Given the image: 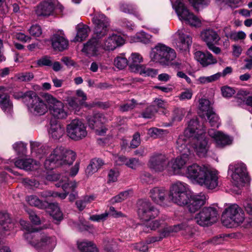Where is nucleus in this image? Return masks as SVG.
<instances>
[{
    "label": "nucleus",
    "mask_w": 252,
    "mask_h": 252,
    "mask_svg": "<svg viewBox=\"0 0 252 252\" xmlns=\"http://www.w3.org/2000/svg\"><path fill=\"white\" fill-rule=\"evenodd\" d=\"M52 46L56 51H63L68 48V41L62 31L54 33L51 38Z\"/></svg>",
    "instance_id": "obj_28"
},
{
    "label": "nucleus",
    "mask_w": 252,
    "mask_h": 252,
    "mask_svg": "<svg viewBox=\"0 0 252 252\" xmlns=\"http://www.w3.org/2000/svg\"><path fill=\"white\" fill-rule=\"evenodd\" d=\"M188 185L182 182L173 183L169 188V199L180 206H186L190 213H195L205 203L207 197L203 193L189 194Z\"/></svg>",
    "instance_id": "obj_2"
},
{
    "label": "nucleus",
    "mask_w": 252,
    "mask_h": 252,
    "mask_svg": "<svg viewBox=\"0 0 252 252\" xmlns=\"http://www.w3.org/2000/svg\"><path fill=\"white\" fill-rule=\"evenodd\" d=\"M69 108L75 112L79 111L81 105L83 104L82 101H79L75 97H68L66 99Z\"/></svg>",
    "instance_id": "obj_45"
},
{
    "label": "nucleus",
    "mask_w": 252,
    "mask_h": 252,
    "mask_svg": "<svg viewBox=\"0 0 252 252\" xmlns=\"http://www.w3.org/2000/svg\"><path fill=\"white\" fill-rule=\"evenodd\" d=\"M223 216L227 220H223V223L227 227H231L230 224H240L245 220V213L243 209L237 204H231L227 207L224 212Z\"/></svg>",
    "instance_id": "obj_11"
},
{
    "label": "nucleus",
    "mask_w": 252,
    "mask_h": 252,
    "mask_svg": "<svg viewBox=\"0 0 252 252\" xmlns=\"http://www.w3.org/2000/svg\"><path fill=\"white\" fill-rule=\"evenodd\" d=\"M249 94V92L246 90H240L238 91L236 96L234 98V102L238 106H242L246 104L252 107V96L247 97Z\"/></svg>",
    "instance_id": "obj_34"
},
{
    "label": "nucleus",
    "mask_w": 252,
    "mask_h": 252,
    "mask_svg": "<svg viewBox=\"0 0 252 252\" xmlns=\"http://www.w3.org/2000/svg\"><path fill=\"white\" fill-rule=\"evenodd\" d=\"M46 179L49 181L59 180V182L57 183L56 186L57 187H62L64 192H54L53 197H58L61 199H65L68 194L69 191H73L77 186L76 182L69 181L68 178L66 176H61L60 175L56 174L48 175L47 176Z\"/></svg>",
    "instance_id": "obj_10"
},
{
    "label": "nucleus",
    "mask_w": 252,
    "mask_h": 252,
    "mask_svg": "<svg viewBox=\"0 0 252 252\" xmlns=\"http://www.w3.org/2000/svg\"><path fill=\"white\" fill-rule=\"evenodd\" d=\"M137 105L136 101L134 99H131L126 103L121 105L120 106V110L122 112L127 111L133 109Z\"/></svg>",
    "instance_id": "obj_55"
},
{
    "label": "nucleus",
    "mask_w": 252,
    "mask_h": 252,
    "mask_svg": "<svg viewBox=\"0 0 252 252\" xmlns=\"http://www.w3.org/2000/svg\"><path fill=\"white\" fill-rule=\"evenodd\" d=\"M47 211L56 220L60 221L63 219V213L57 203H50L48 205Z\"/></svg>",
    "instance_id": "obj_40"
},
{
    "label": "nucleus",
    "mask_w": 252,
    "mask_h": 252,
    "mask_svg": "<svg viewBox=\"0 0 252 252\" xmlns=\"http://www.w3.org/2000/svg\"><path fill=\"white\" fill-rule=\"evenodd\" d=\"M114 64L118 69H123L128 64V62L125 55L121 54L115 58Z\"/></svg>",
    "instance_id": "obj_47"
},
{
    "label": "nucleus",
    "mask_w": 252,
    "mask_h": 252,
    "mask_svg": "<svg viewBox=\"0 0 252 252\" xmlns=\"http://www.w3.org/2000/svg\"><path fill=\"white\" fill-rule=\"evenodd\" d=\"M100 47L106 51H112L125 43L124 38L120 34L112 33L100 41Z\"/></svg>",
    "instance_id": "obj_19"
},
{
    "label": "nucleus",
    "mask_w": 252,
    "mask_h": 252,
    "mask_svg": "<svg viewBox=\"0 0 252 252\" xmlns=\"http://www.w3.org/2000/svg\"><path fill=\"white\" fill-rule=\"evenodd\" d=\"M120 9L124 13L134 15L139 19H142L140 14L138 11L137 6L134 4L122 3L120 5Z\"/></svg>",
    "instance_id": "obj_38"
},
{
    "label": "nucleus",
    "mask_w": 252,
    "mask_h": 252,
    "mask_svg": "<svg viewBox=\"0 0 252 252\" xmlns=\"http://www.w3.org/2000/svg\"><path fill=\"white\" fill-rule=\"evenodd\" d=\"M78 248L82 252H97L96 246L91 241H83L78 243Z\"/></svg>",
    "instance_id": "obj_41"
},
{
    "label": "nucleus",
    "mask_w": 252,
    "mask_h": 252,
    "mask_svg": "<svg viewBox=\"0 0 252 252\" xmlns=\"http://www.w3.org/2000/svg\"><path fill=\"white\" fill-rule=\"evenodd\" d=\"M207 117L209 123L212 126L218 127L219 125V118L218 116L213 110L212 112L206 116Z\"/></svg>",
    "instance_id": "obj_54"
},
{
    "label": "nucleus",
    "mask_w": 252,
    "mask_h": 252,
    "mask_svg": "<svg viewBox=\"0 0 252 252\" xmlns=\"http://www.w3.org/2000/svg\"><path fill=\"white\" fill-rule=\"evenodd\" d=\"M100 41L92 36L84 44L82 52L89 57L97 56L99 54V49L101 48Z\"/></svg>",
    "instance_id": "obj_27"
},
{
    "label": "nucleus",
    "mask_w": 252,
    "mask_h": 252,
    "mask_svg": "<svg viewBox=\"0 0 252 252\" xmlns=\"http://www.w3.org/2000/svg\"><path fill=\"white\" fill-rule=\"evenodd\" d=\"M37 64L39 66H51L52 65V59L50 57L45 56L37 61Z\"/></svg>",
    "instance_id": "obj_58"
},
{
    "label": "nucleus",
    "mask_w": 252,
    "mask_h": 252,
    "mask_svg": "<svg viewBox=\"0 0 252 252\" xmlns=\"http://www.w3.org/2000/svg\"><path fill=\"white\" fill-rule=\"evenodd\" d=\"M132 194V191L130 190L121 192L117 195L112 197L110 200V203L114 204L121 202L129 197Z\"/></svg>",
    "instance_id": "obj_46"
},
{
    "label": "nucleus",
    "mask_w": 252,
    "mask_h": 252,
    "mask_svg": "<svg viewBox=\"0 0 252 252\" xmlns=\"http://www.w3.org/2000/svg\"><path fill=\"white\" fill-rule=\"evenodd\" d=\"M194 58L203 66L215 64L217 62V60L208 51L205 53L200 51H196L194 53Z\"/></svg>",
    "instance_id": "obj_29"
},
{
    "label": "nucleus",
    "mask_w": 252,
    "mask_h": 252,
    "mask_svg": "<svg viewBox=\"0 0 252 252\" xmlns=\"http://www.w3.org/2000/svg\"><path fill=\"white\" fill-rule=\"evenodd\" d=\"M198 122L196 119L191 120L184 134L179 136L176 141V148L181 153H190L191 146L199 157H204L208 150V140L205 130L199 129Z\"/></svg>",
    "instance_id": "obj_1"
},
{
    "label": "nucleus",
    "mask_w": 252,
    "mask_h": 252,
    "mask_svg": "<svg viewBox=\"0 0 252 252\" xmlns=\"http://www.w3.org/2000/svg\"><path fill=\"white\" fill-rule=\"evenodd\" d=\"M26 201L30 205L35 206L39 208H42L44 206L41 201L35 195H32L27 196L26 197Z\"/></svg>",
    "instance_id": "obj_51"
},
{
    "label": "nucleus",
    "mask_w": 252,
    "mask_h": 252,
    "mask_svg": "<svg viewBox=\"0 0 252 252\" xmlns=\"http://www.w3.org/2000/svg\"><path fill=\"white\" fill-rule=\"evenodd\" d=\"M185 228V225L183 224L166 226L160 232L158 236L148 238L146 241V244L143 242L135 244L133 245V248L139 251L146 252L148 249L147 244H152L155 242L160 241L163 238L168 237L173 233L177 232Z\"/></svg>",
    "instance_id": "obj_7"
},
{
    "label": "nucleus",
    "mask_w": 252,
    "mask_h": 252,
    "mask_svg": "<svg viewBox=\"0 0 252 252\" xmlns=\"http://www.w3.org/2000/svg\"><path fill=\"white\" fill-rule=\"evenodd\" d=\"M169 192L163 187H155L150 189L149 196L152 201L157 204L163 206L167 199V195Z\"/></svg>",
    "instance_id": "obj_25"
},
{
    "label": "nucleus",
    "mask_w": 252,
    "mask_h": 252,
    "mask_svg": "<svg viewBox=\"0 0 252 252\" xmlns=\"http://www.w3.org/2000/svg\"><path fill=\"white\" fill-rule=\"evenodd\" d=\"M126 165L131 169H135L140 165V162L139 160L136 158H130L127 159Z\"/></svg>",
    "instance_id": "obj_64"
},
{
    "label": "nucleus",
    "mask_w": 252,
    "mask_h": 252,
    "mask_svg": "<svg viewBox=\"0 0 252 252\" xmlns=\"http://www.w3.org/2000/svg\"><path fill=\"white\" fill-rule=\"evenodd\" d=\"M168 162L166 157L162 154H155L153 155L149 161V166L156 172H161L167 170Z\"/></svg>",
    "instance_id": "obj_26"
},
{
    "label": "nucleus",
    "mask_w": 252,
    "mask_h": 252,
    "mask_svg": "<svg viewBox=\"0 0 252 252\" xmlns=\"http://www.w3.org/2000/svg\"><path fill=\"white\" fill-rule=\"evenodd\" d=\"M45 157L44 166L46 169L50 170L59 165L71 164L75 159V154L64 147L57 146L49 147Z\"/></svg>",
    "instance_id": "obj_4"
},
{
    "label": "nucleus",
    "mask_w": 252,
    "mask_h": 252,
    "mask_svg": "<svg viewBox=\"0 0 252 252\" xmlns=\"http://www.w3.org/2000/svg\"><path fill=\"white\" fill-rule=\"evenodd\" d=\"M157 112V109L154 105L148 107L143 112L142 116L145 118H151Z\"/></svg>",
    "instance_id": "obj_56"
},
{
    "label": "nucleus",
    "mask_w": 252,
    "mask_h": 252,
    "mask_svg": "<svg viewBox=\"0 0 252 252\" xmlns=\"http://www.w3.org/2000/svg\"><path fill=\"white\" fill-rule=\"evenodd\" d=\"M89 126L95 129L98 135H103L106 133V129L103 127V124L105 122V118L101 113H96L92 116L87 117Z\"/></svg>",
    "instance_id": "obj_22"
},
{
    "label": "nucleus",
    "mask_w": 252,
    "mask_h": 252,
    "mask_svg": "<svg viewBox=\"0 0 252 252\" xmlns=\"http://www.w3.org/2000/svg\"><path fill=\"white\" fill-rule=\"evenodd\" d=\"M17 79L20 81H29L33 78V75L32 73H21L17 75Z\"/></svg>",
    "instance_id": "obj_63"
},
{
    "label": "nucleus",
    "mask_w": 252,
    "mask_h": 252,
    "mask_svg": "<svg viewBox=\"0 0 252 252\" xmlns=\"http://www.w3.org/2000/svg\"><path fill=\"white\" fill-rule=\"evenodd\" d=\"M30 33L35 37H39L42 33L41 27L38 25H33L29 30Z\"/></svg>",
    "instance_id": "obj_61"
},
{
    "label": "nucleus",
    "mask_w": 252,
    "mask_h": 252,
    "mask_svg": "<svg viewBox=\"0 0 252 252\" xmlns=\"http://www.w3.org/2000/svg\"><path fill=\"white\" fill-rule=\"evenodd\" d=\"M66 132L69 138L75 141L82 139L87 135L85 125L79 119H74L67 125Z\"/></svg>",
    "instance_id": "obj_14"
},
{
    "label": "nucleus",
    "mask_w": 252,
    "mask_h": 252,
    "mask_svg": "<svg viewBox=\"0 0 252 252\" xmlns=\"http://www.w3.org/2000/svg\"><path fill=\"white\" fill-rule=\"evenodd\" d=\"M28 96L27 108L29 113L33 116H41L48 111V107L45 101L33 91L27 92Z\"/></svg>",
    "instance_id": "obj_8"
},
{
    "label": "nucleus",
    "mask_w": 252,
    "mask_h": 252,
    "mask_svg": "<svg viewBox=\"0 0 252 252\" xmlns=\"http://www.w3.org/2000/svg\"><path fill=\"white\" fill-rule=\"evenodd\" d=\"M176 35L178 37L174 42L176 49L182 52H188L192 42V37L180 30L176 33Z\"/></svg>",
    "instance_id": "obj_23"
},
{
    "label": "nucleus",
    "mask_w": 252,
    "mask_h": 252,
    "mask_svg": "<svg viewBox=\"0 0 252 252\" xmlns=\"http://www.w3.org/2000/svg\"><path fill=\"white\" fill-rule=\"evenodd\" d=\"M14 164L17 167L27 171L36 170L40 165L39 162L32 158L17 159Z\"/></svg>",
    "instance_id": "obj_30"
},
{
    "label": "nucleus",
    "mask_w": 252,
    "mask_h": 252,
    "mask_svg": "<svg viewBox=\"0 0 252 252\" xmlns=\"http://www.w3.org/2000/svg\"><path fill=\"white\" fill-rule=\"evenodd\" d=\"M138 215L141 220L148 221L157 217L159 214L158 210L151 202L145 200L138 202Z\"/></svg>",
    "instance_id": "obj_16"
},
{
    "label": "nucleus",
    "mask_w": 252,
    "mask_h": 252,
    "mask_svg": "<svg viewBox=\"0 0 252 252\" xmlns=\"http://www.w3.org/2000/svg\"><path fill=\"white\" fill-rule=\"evenodd\" d=\"M49 109L51 114L57 119H65L67 116V112L64 109V104L52 96L48 99Z\"/></svg>",
    "instance_id": "obj_21"
},
{
    "label": "nucleus",
    "mask_w": 252,
    "mask_h": 252,
    "mask_svg": "<svg viewBox=\"0 0 252 252\" xmlns=\"http://www.w3.org/2000/svg\"><path fill=\"white\" fill-rule=\"evenodd\" d=\"M103 164L104 162L102 159L99 158L93 159L86 169V174L88 176L92 175L97 172Z\"/></svg>",
    "instance_id": "obj_39"
},
{
    "label": "nucleus",
    "mask_w": 252,
    "mask_h": 252,
    "mask_svg": "<svg viewBox=\"0 0 252 252\" xmlns=\"http://www.w3.org/2000/svg\"><path fill=\"white\" fill-rule=\"evenodd\" d=\"M20 224L22 228L27 231L24 234V238L36 250L51 252L55 247L56 241L54 237H49L44 234L41 235L35 233L36 230L24 220H20Z\"/></svg>",
    "instance_id": "obj_3"
},
{
    "label": "nucleus",
    "mask_w": 252,
    "mask_h": 252,
    "mask_svg": "<svg viewBox=\"0 0 252 252\" xmlns=\"http://www.w3.org/2000/svg\"><path fill=\"white\" fill-rule=\"evenodd\" d=\"M208 134L214 140L216 146L219 148H223L229 145L233 141L232 137L214 129H210L208 131Z\"/></svg>",
    "instance_id": "obj_24"
},
{
    "label": "nucleus",
    "mask_w": 252,
    "mask_h": 252,
    "mask_svg": "<svg viewBox=\"0 0 252 252\" xmlns=\"http://www.w3.org/2000/svg\"><path fill=\"white\" fill-rule=\"evenodd\" d=\"M221 91L222 95L225 97H231L235 93L234 89L228 86L222 87Z\"/></svg>",
    "instance_id": "obj_62"
},
{
    "label": "nucleus",
    "mask_w": 252,
    "mask_h": 252,
    "mask_svg": "<svg viewBox=\"0 0 252 252\" xmlns=\"http://www.w3.org/2000/svg\"><path fill=\"white\" fill-rule=\"evenodd\" d=\"M192 94V91L191 89H186L181 93L178 97L181 100H189L191 98Z\"/></svg>",
    "instance_id": "obj_59"
},
{
    "label": "nucleus",
    "mask_w": 252,
    "mask_h": 252,
    "mask_svg": "<svg viewBox=\"0 0 252 252\" xmlns=\"http://www.w3.org/2000/svg\"><path fill=\"white\" fill-rule=\"evenodd\" d=\"M13 148L19 156H23L26 154V144L22 142H18L13 145Z\"/></svg>",
    "instance_id": "obj_52"
},
{
    "label": "nucleus",
    "mask_w": 252,
    "mask_h": 252,
    "mask_svg": "<svg viewBox=\"0 0 252 252\" xmlns=\"http://www.w3.org/2000/svg\"><path fill=\"white\" fill-rule=\"evenodd\" d=\"M168 131L167 130L152 127L148 129V134L151 137L154 138L161 137L164 135L167 134Z\"/></svg>",
    "instance_id": "obj_49"
},
{
    "label": "nucleus",
    "mask_w": 252,
    "mask_h": 252,
    "mask_svg": "<svg viewBox=\"0 0 252 252\" xmlns=\"http://www.w3.org/2000/svg\"><path fill=\"white\" fill-rule=\"evenodd\" d=\"M0 225L5 231L9 230L13 227L8 213H0Z\"/></svg>",
    "instance_id": "obj_42"
},
{
    "label": "nucleus",
    "mask_w": 252,
    "mask_h": 252,
    "mask_svg": "<svg viewBox=\"0 0 252 252\" xmlns=\"http://www.w3.org/2000/svg\"><path fill=\"white\" fill-rule=\"evenodd\" d=\"M228 174L230 175L233 183L240 189L249 181V177L246 165L243 163L231 164L229 165Z\"/></svg>",
    "instance_id": "obj_9"
},
{
    "label": "nucleus",
    "mask_w": 252,
    "mask_h": 252,
    "mask_svg": "<svg viewBox=\"0 0 252 252\" xmlns=\"http://www.w3.org/2000/svg\"><path fill=\"white\" fill-rule=\"evenodd\" d=\"M207 167L194 163L187 166L184 175L193 183L198 184Z\"/></svg>",
    "instance_id": "obj_20"
},
{
    "label": "nucleus",
    "mask_w": 252,
    "mask_h": 252,
    "mask_svg": "<svg viewBox=\"0 0 252 252\" xmlns=\"http://www.w3.org/2000/svg\"><path fill=\"white\" fill-rule=\"evenodd\" d=\"M185 114L183 109L176 108L173 111V121H180L183 119Z\"/></svg>",
    "instance_id": "obj_60"
},
{
    "label": "nucleus",
    "mask_w": 252,
    "mask_h": 252,
    "mask_svg": "<svg viewBox=\"0 0 252 252\" xmlns=\"http://www.w3.org/2000/svg\"><path fill=\"white\" fill-rule=\"evenodd\" d=\"M220 77V73H216L214 75H211L210 76H201L200 77L197 81L200 84H205L207 83L212 82L213 81H216L219 79Z\"/></svg>",
    "instance_id": "obj_53"
},
{
    "label": "nucleus",
    "mask_w": 252,
    "mask_h": 252,
    "mask_svg": "<svg viewBox=\"0 0 252 252\" xmlns=\"http://www.w3.org/2000/svg\"><path fill=\"white\" fill-rule=\"evenodd\" d=\"M151 60L162 65H168L176 58L175 50L165 44L158 43L150 54Z\"/></svg>",
    "instance_id": "obj_5"
},
{
    "label": "nucleus",
    "mask_w": 252,
    "mask_h": 252,
    "mask_svg": "<svg viewBox=\"0 0 252 252\" xmlns=\"http://www.w3.org/2000/svg\"><path fill=\"white\" fill-rule=\"evenodd\" d=\"M219 172L207 167L198 185L208 189H214L219 186Z\"/></svg>",
    "instance_id": "obj_18"
},
{
    "label": "nucleus",
    "mask_w": 252,
    "mask_h": 252,
    "mask_svg": "<svg viewBox=\"0 0 252 252\" xmlns=\"http://www.w3.org/2000/svg\"><path fill=\"white\" fill-rule=\"evenodd\" d=\"M199 114L202 118L212 112L214 109L211 102L207 99L201 98L199 101Z\"/></svg>",
    "instance_id": "obj_36"
},
{
    "label": "nucleus",
    "mask_w": 252,
    "mask_h": 252,
    "mask_svg": "<svg viewBox=\"0 0 252 252\" xmlns=\"http://www.w3.org/2000/svg\"><path fill=\"white\" fill-rule=\"evenodd\" d=\"M170 1L180 21L191 27L201 26V23L199 18L189 11L182 0H170Z\"/></svg>",
    "instance_id": "obj_6"
},
{
    "label": "nucleus",
    "mask_w": 252,
    "mask_h": 252,
    "mask_svg": "<svg viewBox=\"0 0 252 252\" xmlns=\"http://www.w3.org/2000/svg\"><path fill=\"white\" fill-rule=\"evenodd\" d=\"M0 107L3 111L7 115L11 114L13 109V104L8 95H4L0 102Z\"/></svg>",
    "instance_id": "obj_43"
},
{
    "label": "nucleus",
    "mask_w": 252,
    "mask_h": 252,
    "mask_svg": "<svg viewBox=\"0 0 252 252\" xmlns=\"http://www.w3.org/2000/svg\"><path fill=\"white\" fill-rule=\"evenodd\" d=\"M90 32V29L88 26L85 25H78L77 27V34L73 41H82L88 37Z\"/></svg>",
    "instance_id": "obj_37"
},
{
    "label": "nucleus",
    "mask_w": 252,
    "mask_h": 252,
    "mask_svg": "<svg viewBox=\"0 0 252 252\" xmlns=\"http://www.w3.org/2000/svg\"><path fill=\"white\" fill-rule=\"evenodd\" d=\"M48 132L50 137L54 140H58L63 135L64 129L56 120H52Z\"/></svg>",
    "instance_id": "obj_32"
},
{
    "label": "nucleus",
    "mask_w": 252,
    "mask_h": 252,
    "mask_svg": "<svg viewBox=\"0 0 252 252\" xmlns=\"http://www.w3.org/2000/svg\"><path fill=\"white\" fill-rule=\"evenodd\" d=\"M94 25L93 37L101 40L107 35L110 26L109 19L102 13H96L92 19Z\"/></svg>",
    "instance_id": "obj_12"
},
{
    "label": "nucleus",
    "mask_w": 252,
    "mask_h": 252,
    "mask_svg": "<svg viewBox=\"0 0 252 252\" xmlns=\"http://www.w3.org/2000/svg\"><path fill=\"white\" fill-rule=\"evenodd\" d=\"M200 37L209 50L216 54L220 53V48L215 46L220 39L216 31L212 29H206L201 32Z\"/></svg>",
    "instance_id": "obj_17"
},
{
    "label": "nucleus",
    "mask_w": 252,
    "mask_h": 252,
    "mask_svg": "<svg viewBox=\"0 0 252 252\" xmlns=\"http://www.w3.org/2000/svg\"><path fill=\"white\" fill-rule=\"evenodd\" d=\"M189 161V155L183 153L168 162L167 171L173 175H184L185 166Z\"/></svg>",
    "instance_id": "obj_15"
},
{
    "label": "nucleus",
    "mask_w": 252,
    "mask_h": 252,
    "mask_svg": "<svg viewBox=\"0 0 252 252\" xmlns=\"http://www.w3.org/2000/svg\"><path fill=\"white\" fill-rule=\"evenodd\" d=\"M189 3L196 10H198L200 6L208 5L211 0H189Z\"/></svg>",
    "instance_id": "obj_57"
},
{
    "label": "nucleus",
    "mask_w": 252,
    "mask_h": 252,
    "mask_svg": "<svg viewBox=\"0 0 252 252\" xmlns=\"http://www.w3.org/2000/svg\"><path fill=\"white\" fill-rule=\"evenodd\" d=\"M152 39V36L144 32H140L131 37L130 42H141L144 43L150 42Z\"/></svg>",
    "instance_id": "obj_44"
},
{
    "label": "nucleus",
    "mask_w": 252,
    "mask_h": 252,
    "mask_svg": "<svg viewBox=\"0 0 252 252\" xmlns=\"http://www.w3.org/2000/svg\"><path fill=\"white\" fill-rule=\"evenodd\" d=\"M55 5L51 1H44L37 5L35 9L37 16H48L52 14Z\"/></svg>",
    "instance_id": "obj_31"
},
{
    "label": "nucleus",
    "mask_w": 252,
    "mask_h": 252,
    "mask_svg": "<svg viewBox=\"0 0 252 252\" xmlns=\"http://www.w3.org/2000/svg\"><path fill=\"white\" fill-rule=\"evenodd\" d=\"M30 146L32 153L39 159L45 157L46 153L49 150V146H43L36 141H31Z\"/></svg>",
    "instance_id": "obj_33"
},
{
    "label": "nucleus",
    "mask_w": 252,
    "mask_h": 252,
    "mask_svg": "<svg viewBox=\"0 0 252 252\" xmlns=\"http://www.w3.org/2000/svg\"><path fill=\"white\" fill-rule=\"evenodd\" d=\"M161 225L160 221L158 220H153L146 221L143 230L146 232H149V230H156Z\"/></svg>",
    "instance_id": "obj_50"
},
{
    "label": "nucleus",
    "mask_w": 252,
    "mask_h": 252,
    "mask_svg": "<svg viewBox=\"0 0 252 252\" xmlns=\"http://www.w3.org/2000/svg\"><path fill=\"white\" fill-rule=\"evenodd\" d=\"M143 61L142 56L138 53H133L128 58V65L131 72L136 73L143 65L140 64Z\"/></svg>",
    "instance_id": "obj_35"
},
{
    "label": "nucleus",
    "mask_w": 252,
    "mask_h": 252,
    "mask_svg": "<svg viewBox=\"0 0 252 252\" xmlns=\"http://www.w3.org/2000/svg\"><path fill=\"white\" fill-rule=\"evenodd\" d=\"M218 208L214 207L203 208L196 214L194 220L200 226H208L216 222L218 220Z\"/></svg>",
    "instance_id": "obj_13"
},
{
    "label": "nucleus",
    "mask_w": 252,
    "mask_h": 252,
    "mask_svg": "<svg viewBox=\"0 0 252 252\" xmlns=\"http://www.w3.org/2000/svg\"><path fill=\"white\" fill-rule=\"evenodd\" d=\"M136 73H139L144 76H151L154 77L156 76L158 73V70L142 65L139 69L138 71Z\"/></svg>",
    "instance_id": "obj_48"
}]
</instances>
